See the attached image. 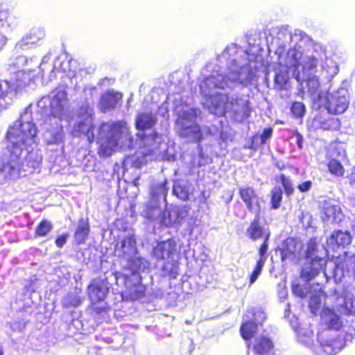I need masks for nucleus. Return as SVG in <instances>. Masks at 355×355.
I'll return each mask as SVG.
<instances>
[{
    "label": "nucleus",
    "mask_w": 355,
    "mask_h": 355,
    "mask_svg": "<svg viewBox=\"0 0 355 355\" xmlns=\"http://www.w3.org/2000/svg\"><path fill=\"white\" fill-rule=\"evenodd\" d=\"M345 314L339 312H320V323L324 327L318 333V352L321 355H334L345 346L343 336L330 337L328 331H340L345 328Z\"/></svg>",
    "instance_id": "f257e3e1"
},
{
    "label": "nucleus",
    "mask_w": 355,
    "mask_h": 355,
    "mask_svg": "<svg viewBox=\"0 0 355 355\" xmlns=\"http://www.w3.org/2000/svg\"><path fill=\"white\" fill-rule=\"evenodd\" d=\"M178 253V243L174 238L158 241L152 249L151 254L155 259L165 261L161 270L163 275L169 279H176L179 272L178 262L174 259Z\"/></svg>",
    "instance_id": "f03ea898"
},
{
    "label": "nucleus",
    "mask_w": 355,
    "mask_h": 355,
    "mask_svg": "<svg viewBox=\"0 0 355 355\" xmlns=\"http://www.w3.org/2000/svg\"><path fill=\"white\" fill-rule=\"evenodd\" d=\"M157 136L158 134L155 130L149 134L137 133V137L141 141V144L139 146V150L135 155L128 157L132 167L141 168L146 164V157L154 153Z\"/></svg>",
    "instance_id": "7ed1b4c3"
},
{
    "label": "nucleus",
    "mask_w": 355,
    "mask_h": 355,
    "mask_svg": "<svg viewBox=\"0 0 355 355\" xmlns=\"http://www.w3.org/2000/svg\"><path fill=\"white\" fill-rule=\"evenodd\" d=\"M36 134L35 125L31 121H24L9 127L6 139L12 147H20L32 141Z\"/></svg>",
    "instance_id": "20e7f679"
},
{
    "label": "nucleus",
    "mask_w": 355,
    "mask_h": 355,
    "mask_svg": "<svg viewBox=\"0 0 355 355\" xmlns=\"http://www.w3.org/2000/svg\"><path fill=\"white\" fill-rule=\"evenodd\" d=\"M114 251L119 257L127 259L128 266L135 272L141 269L143 264V259L135 257L129 259L132 254L137 252V240L134 234H128L122 240L116 243Z\"/></svg>",
    "instance_id": "39448f33"
},
{
    "label": "nucleus",
    "mask_w": 355,
    "mask_h": 355,
    "mask_svg": "<svg viewBox=\"0 0 355 355\" xmlns=\"http://www.w3.org/2000/svg\"><path fill=\"white\" fill-rule=\"evenodd\" d=\"M105 125L109 128V133L99 139V146L97 150V153L101 158L108 157L117 150L119 147L121 133L119 126L116 122H113L111 125L103 123L101 128H103Z\"/></svg>",
    "instance_id": "423d86ee"
},
{
    "label": "nucleus",
    "mask_w": 355,
    "mask_h": 355,
    "mask_svg": "<svg viewBox=\"0 0 355 355\" xmlns=\"http://www.w3.org/2000/svg\"><path fill=\"white\" fill-rule=\"evenodd\" d=\"M289 324L297 334V340L305 346H311L314 342V331L311 325L302 322L300 313L287 312L285 315Z\"/></svg>",
    "instance_id": "0eeeda50"
},
{
    "label": "nucleus",
    "mask_w": 355,
    "mask_h": 355,
    "mask_svg": "<svg viewBox=\"0 0 355 355\" xmlns=\"http://www.w3.org/2000/svg\"><path fill=\"white\" fill-rule=\"evenodd\" d=\"M238 194L250 213L257 214L262 212L263 200L253 187L245 185L239 187Z\"/></svg>",
    "instance_id": "6e6552de"
},
{
    "label": "nucleus",
    "mask_w": 355,
    "mask_h": 355,
    "mask_svg": "<svg viewBox=\"0 0 355 355\" xmlns=\"http://www.w3.org/2000/svg\"><path fill=\"white\" fill-rule=\"evenodd\" d=\"M240 327V334L245 341H250L257 332V327L262 325L266 316L265 312H248Z\"/></svg>",
    "instance_id": "1a4fd4ad"
},
{
    "label": "nucleus",
    "mask_w": 355,
    "mask_h": 355,
    "mask_svg": "<svg viewBox=\"0 0 355 355\" xmlns=\"http://www.w3.org/2000/svg\"><path fill=\"white\" fill-rule=\"evenodd\" d=\"M69 105L67 93L64 89H58L55 92L50 102V115L63 119L67 114Z\"/></svg>",
    "instance_id": "9d476101"
},
{
    "label": "nucleus",
    "mask_w": 355,
    "mask_h": 355,
    "mask_svg": "<svg viewBox=\"0 0 355 355\" xmlns=\"http://www.w3.org/2000/svg\"><path fill=\"white\" fill-rule=\"evenodd\" d=\"M109 291L107 278H94L87 286V294L92 303L103 301Z\"/></svg>",
    "instance_id": "9b49d317"
},
{
    "label": "nucleus",
    "mask_w": 355,
    "mask_h": 355,
    "mask_svg": "<svg viewBox=\"0 0 355 355\" xmlns=\"http://www.w3.org/2000/svg\"><path fill=\"white\" fill-rule=\"evenodd\" d=\"M260 215L261 214H254V218L250 221L246 229V235L252 241L261 240L267 235L270 236L269 228H265L261 225Z\"/></svg>",
    "instance_id": "f8f14e48"
},
{
    "label": "nucleus",
    "mask_w": 355,
    "mask_h": 355,
    "mask_svg": "<svg viewBox=\"0 0 355 355\" xmlns=\"http://www.w3.org/2000/svg\"><path fill=\"white\" fill-rule=\"evenodd\" d=\"M309 266L300 271V277L306 282L313 279L321 270L325 268L326 261L322 257L315 256L309 258Z\"/></svg>",
    "instance_id": "ddd939ff"
},
{
    "label": "nucleus",
    "mask_w": 355,
    "mask_h": 355,
    "mask_svg": "<svg viewBox=\"0 0 355 355\" xmlns=\"http://www.w3.org/2000/svg\"><path fill=\"white\" fill-rule=\"evenodd\" d=\"M313 125L315 129L323 130H337L340 128V122L337 118L331 116L329 112H319L313 119Z\"/></svg>",
    "instance_id": "4468645a"
},
{
    "label": "nucleus",
    "mask_w": 355,
    "mask_h": 355,
    "mask_svg": "<svg viewBox=\"0 0 355 355\" xmlns=\"http://www.w3.org/2000/svg\"><path fill=\"white\" fill-rule=\"evenodd\" d=\"M229 103L230 97L227 93H216L210 97V109L215 115L225 116Z\"/></svg>",
    "instance_id": "2eb2a0df"
},
{
    "label": "nucleus",
    "mask_w": 355,
    "mask_h": 355,
    "mask_svg": "<svg viewBox=\"0 0 355 355\" xmlns=\"http://www.w3.org/2000/svg\"><path fill=\"white\" fill-rule=\"evenodd\" d=\"M122 96V94L112 90L102 94L98 103L100 110L106 112L114 110Z\"/></svg>",
    "instance_id": "dca6fc26"
},
{
    "label": "nucleus",
    "mask_w": 355,
    "mask_h": 355,
    "mask_svg": "<svg viewBox=\"0 0 355 355\" xmlns=\"http://www.w3.org/2000/svg\"><path fill=\"white\" fill-rule=\"evenodd\" d=\"M329 298L323 290L321 288L315 290L309 297V308L310 311H318L320 309L322 311H333V309L326 306V301Z\"/></svg>",
    "instance_id": "f3484780"
},
{
    "label": "nucleus",
    "mask_w": 355,
    "mask_h": 355,
    "mask_svg": "<svg viewBox=\"0 0 355 355\" xmlns=\"http://www.w3.org/2000/svg\"><path fill=\"white\" fill-rule=\"evenodd\" d=\"M157 121L156 116L152 112H139L136 116L135 126L137 130L144 132L151 130Z\"/></svg>",
    "instance_id": "a211bd4d"
},
{
    "label": "nucleus",
    "mask_w": 355,
    "mask_h": 355,
    "mask_svg": "<svg viewBox=\"0 0 355 355\" xmlns=\"http://www.w3.org/2000/svg\"><path fill=\"white\" fill-rule=\"evenodd\" d=\"M282 261H294L297 258L296 243L293 239L287 238L283 241L279 248Z\"/></svg>",
    "instance_id": "6ab92c4d"
},
{
    "label": "nucleus",
    "mask_w": 355,
    "mask_h": 355,
    "mask_svg": "<svg viewBox=\"0 0 355 355\" xmlns=\"http://www.w3.org/2000/svg\"><path fill=\"white\" fill-rule=\"evenodd\" d=\"M343 217L342 210L338 205H327L324 207L323 216L322 217L323 222L339 224Z\"/></svg>",
    "instance_id": "aec40b11"
},
{
    "label": "nucleus",
    "mask_w": 355,
    "mask_h": 355,
    "mask_svg": "<svg viewBox=\"0 0 355 355\" xmlns=\"http://www.w3.org/2000/svg\"><path fill=\"white\" fill-rule=\"evenodd\" d=\"M90 232V225L88 219L80 218L77 228L74 232V241L77 245L85 243Z\"/></svg>",
    "instance_id": "412c9836"
},
{
    "label": "nucleus",
    "mask_w": 355,
    "mask_h": 355,
    "mask_svg": "<svg viewBox=\"0 0 355 355\" xmlns=\"http://www.w3.org/2000/svg\"><path fill=\"white\" fill-rule=\"evenodd\" d=\"M352 241V236L348 231L335 230L329 236V242L331 245L342 246L343 248L351 244Z\"/></svg>",
    "instance_id": "4be33fe9"
},
{
    "label": "nucleus",
    "mask_w": 355,
    "mask_h": 355,
    "mask_svg": "<svg viewBox=\"0 0 355 355\" xmlns=\"http://www.w3.org/2000/svg\"><path fill=\"white\" fill-rule=\"evenodd\" d=\"M339 313L346 315L343 340L345 343L347 340L351 341L355 338V312H339Z\"/></svg>",
    "instance_id": "5701e85b"
},
{
    "label": "nucleus",
    "mask_w": 355,
    "mask_h": 355,
    "mask_svg": "<svg viewBox=\"0 0 355 355\" xmlns=\"http://www.w3.org/2000/svg\"><path fill=\"white\" fill-rule=\"evenodd\" d=\"M273 348L272 340L266 336H260L254 340L253 350L256 354L267 355Z\"/></svg>",
    "instance_id": "b1692460"
},
{
    "label": "nucleus",
    "mask_w": 355,
    "mask_h": 355,
    "mask_svg": "<svg viewBox=\"0 0 355 355\" xmlns=\"http://www.w3.org/2000/svg\"><path fill=\"white\" fill-rule=\"evenodd\" d=\"M103 340L108 345V346L107 347L96 346L94 347V353L98 355H103L100 353V351L105 348L116 350L121 347L123 343L122 336L117 332L113 333L110 337L104 338Z\"/></svg>",
    "instance_id": "393cba45"
},
{
    "label": "nucleus",
    "mask_w": 355,
    "mask_h": 355,
    "mask_svg": "<svg viewBox=\"0 0 355 355\" xmlns=\"http://www.w3.org/2000/svg\"><path fill=\"white\" fill-rule=\"evenodd\" d=\"M348 101L345 97L334 98L328 105L329 112L335 114L343 113L348 107Z\"/></svg>",
    "instance_id": "a878e982"
},
{
    "label": "nucleus",
    "mask_w": 355,
    "mask_h": 355,
    "mask_svg": "<svg viewBox=\"0 0 355 355\" xmlns=\"http://www.w3.org/2000/svg\"><path fill=\"white\" fill-rule=\"evenodd\" d=\"M334 298L336 300V304L332 309L336 308L338 311H353L354 301L352 297L345 295H338L336 296H331L329 300Z\"/></svg>",
    "instance_id": "bb28decb"
},
{
    "label": "nucleus",
    "mask_w": 355,
    "mask_h": 355,
    "mask_svg": "<svg viewBox=\"0 0 355 355\" xmlns=\"http://www.w3.org/2000/svg\"><path fill=\"white\" fill-rule=\"evenodd\" d=\"M45 36L44 32L41 29L34 30L27 34L21 41L20 46L24 49L29 44H35L38 41L43 39Z\"/></svg>",
    "instance_id": "cd10ccee"
},
{
    "label": "nucleus",
    "mask_w": 355,
    "mask_h": 355,
    "mask_svg": "<svg viewBox=\"0 0 355 355\" xmlns=\"http://www.w3.org/2000/svg\"><path fill=\"white\" fill-rule=\"evenodd\" d=\"M233 106L234 104L239 105V107L234 110L235 114H241L243 118H248L250 116L252 109L250 106V101L248 100H242L239 98H233L231 101Z\"/></svg>",
    "instance_id": "c85d7f7f"
},
{
    "label": "nucleus",
    "mask_w": 355,
    "mask_h": 355,
    "mask_svg": "<svg viewBox=\"0 0 355 355\" xmlns=\"http://www.w3.org/2000/svg\"><path fill=\"white\" fill-rule=\"evenodd\" d=\"M53 230L52 223L47 219L43 218L37 225L35 232L34 237L40 238L46 236Z\"/></svg>",
    "instance_id": "c756f323"
},
{
    "label": "nucleus",
    "mask_w": 355,
    "mask_h": 355,
    "mask_svg": "<svg viewBox=\"0 0 355 355\" xmlns=\"http://www.w3.org/2000/svg\"><path fill=\"white\" fill-rule=\"evenodd\" d=\"M184 135L187 137L193 138V141L200 142L203 139V133L200 126L198 124H191L182 128Z\"/></svg>",
    "instance_id": "7c9ffc66"
},
{
    "label": "nucleus",
    "mask_w": 355,
    "mask_h": 355,
    "mask_svg": "<svg viewBox=\"0 0 355 355\" xmlns=\"http://www.w3.org/2000/svg\"><path fill=\"white\" fill-rule=\"evenodd\" d=\"M328 172L336 177H343L345 170L342 163L336 159L331 158L327 164Z\"/></svg>",
    "instance_id": "2f4dec72"
},
{
    "label": "nucleus",
    "mask_w": 355,
    "mask_h": 355,
    "mask_svg": "<svg viewBox=\"0 0 355 355\" xmlns=\"http://www.w3.org/2000/svg\"><path fill=\"white\" fill-rule=\"evenodd\" d=\"M270 207L277 209L280 207L283 198V190L280 187H275L270 191Z\"/></svg>",
    "instance_id": "473e14b6"
},
{
    "label": "nucleus",
    "mask_w": 355,
    "mask_h": 355,
    "mask_svg": "<svg viewBox=\"0 0 355 355\" xmlns=\"http://www.w3.org/2000/svg\"><path fill=\"white\" fill-rule=\"evenodd\" d=\"M277 182H279L284 188V193L287 197H290L294 193V187L290 178L281 173L275 178Z\"/></svg>",
    "instance_id": "72a5a7b5"
},
{
    "label": "nucleus",
    "mask_w": 355,
    "mask_h": 355,
    "mask_svg": "<svg viewBox=\"0 0 355 355\" xmlns=\"http://www.w3.org/2000/svg\"><path fill=\"white\" fill-rule=\"evenodd\" d=\"M214 88L224 89L229 86L230 79L226 75L217 74L209 77Z\"/></svg>",
    "instance_id": "f704fd0d"
},
{
    "label": "nucleus",
    "mask_w": 355,
    "mask_h": 355,
    "mask_svg": "<svg viewBox=\"0 0 355 355\" xmlns=\"http://www.w3.org/2000/svg\"><path fill=\"white\" fill-rule=\"evenodd\" d=\"M343 262L339 263L342 265L343 268H345L347 272H352L355 279V254L349 255L347 252H345L343 254Z\"/></svg>",
    "instance_id": "c9c22d12"
},
{
    "label": "nucleus",
    "mask_w": 355,
    "mask_h": 355,
    "mask_svg": "<svg viewBox=\"0 0 355 355\" xmlns=\"http://www.w3.org/2000/svg\"><path fill=\"white\" fill-rule=\"evenodd\" d=\"M306 108L303 103L294 101L291 107V112L293 117L302 119L305 114Z\"/></svg>",
    "instance_id": "e433bc0d"
},
{
    "label": "nucleus",
    "mask_w": 355,
    "mask_h": 355,
    "mask_svg": "<svg viewBox=\"0 0 355 355\" xmlns=\"http://www.w3.org/2000/svg\"><path fill=\"white\" fill-rule=\"evenodd\" d=\"M265 263H263V259H258L257 261L256 265L253 269V271L250 275V284L252 285L254 284L256 280L258 279L259 276L261 275L263 267Z\"/></svg>",
    "instance_id": "4c0bfd02"
},
{
    "label": "nucleus",
    "mask_w": 355,
    "mask_h": 355,
    "mask_svg": "<svg viewBox=\"0 0 355 355\" xmlns=\"http://www.w3.org/2000/svg\"><path fill=\"white\" fill-rule=\"evenodd\" d=\"M83 299L75 294H68L64 300L65 306L67 307H77L82 304Z\"/></svg>",
    "instance_id": "58836bf2"
},
{
    "label": "nucleus",
    "mask_w": 355,
    "mask_h": 355,
    "mask_svg": "<svg viewBox=\"0 0 355 355\" xmlns=\"http://www.w3.org/2000/svg\"><path fill=\"white\" fill-rule=\"evenodd\" d=\"M288 75L284 71L276 73L274 77L275 85H277L279 89H282L285 87L288 83Z\"/></svg>",
    "instance_id": "ea45409f"
},
{
    "label": "nucleus",
    "mask_w": 355,
    "mask_h": 355,
    "mask_svg": "<svg viewBox=\"0 0 355 355\" xmlns=\"http://www.w3.org/2000/svg\"><path fill=\"white\" fill-rule=\"evenodd\" d=\"M318 252V243L315 241V239H310L307 243L306 250L305 251V258L309 259L315 256H318L317 254Z\"/></svg>",
    "instance_id": "a19ab883"
},
{
    "label": "nucleus",
    "mask_w": 355,
    "mask_h": 355,
    "mask_svg": "<svg viewBox=\"0 0 355 355\" xmlns=\"http://www.w3.org/2000/svg\"><path fill=\"white\" fill-rule=\"evenodd\" d=\"M270 237V236L267 235L266 237L262 239H261V240H263L262 243H261V245H259V247L258 248V254L259 256V259H263V263L266 262V259H267L266 254H267V252L268 250V241H269Z\"/></svg>",
    "instance_id": "79ce46f5"
},
{
    "label": "nucleus",
    "mask_w": 355,
    "mask_h": 355,
    "mask_svg": "<svg viewBox=\"0 0 355 355\" xmlns=\"http://www.w3.org/2000/svg\"><path fill=\"white\" fill-rule=\"evenodd\" d=\"M328 151L331 156L339 157L344 152L342 143L337 141L331 142L329 146Z\"/></svg>",
    "instance_id": "37998d69"
},
{
    "label": "nucleus",
    "mask_w": 355,
    "mask_h": 355,
    "mask_svg": "<svg viewBox=\"0 0 355 355\" xmlns=\"http://www.w3.org/2000/svg\"><path fill=\"white\" fill-rule=\"evenodd\" d=\"M318 64V60L314 56H309L305 60L304 63L302 65V68L304 71H313L315 70Z\"/></svg>",
    "instance_id": "c03bdc74"
},
{
    "label": "nucleus",
    "mask_w": 355,
    "mask_h": 355,
    "mask_svg": "<svg viewBox=\"0 0 355 355\" xmlns=\"http://www.w3.org/2000/svg\"><path fill=\"white\" fill-rule=\"evenodd\" d=\"M173 193L180 199L186 200L189 198V192L184 186L175 184L173 186Z\"/></svg>",
    "instance_id": "a18cd8bd"
},
{
    "label": "nucleus",
    "mask_w": 355,
    "mask_h": 355,
    "mask_svg": "<svg viewBox=\"0 0 355 355\" xmlns=\"http://www.w3.org/2000/svg\"><path fill=\"white\" fill-rule=\"evenodd\" d=\"M291 291L293 294L301 299L306 297L307 292L304 290L302 285L298 283H293L291 284Z\"/></svg>",
    "instance_id": "49530a36"
},
{
    "label": "nucleus",
    "mask_w": 355,
    "mask_h": 355,
    "mask_svg": "<svg viewBox=\"0 0 355 355\" xmlns=\"http://www.w3.org/2000/svg\"><path fill=\"white\" fill-rule=\"evenodd\" d=\"M92 121V119L89 118L78 121L74 126L75 131L78 132V135H83Z\"/></svg>",
    "instance_id": "de8ad7c7"
},
{
    "label": "nucleus",
    "mask_w": 355,
    "mask_h": 355,
    "mask_svg": "<svg viewBox=\"0 0 355 355\" xmlns=\"http://www.w3.org/2000/svg\"><path fill=\"white\" fill-rule=\"evenodd\" d=\"M233 212L236 217L240 218L241 219L245 218L247 214L245 209H244L241 203L239 202V201H236L234 203Z\"/></svg>",
    "instance_id": "09e8293b"
},
{
    "label": "nucleus",
    "mask_w": 355,
    "mask_h": 355,
    "mask_svg": "<svg viewBox=\"0 0 355 355\" xmlns=\"http://www.w3.org/2000/svg\"><path fill=\"white\" fill-rule=\"evenodd\" d=\"M95 130L96 125L92 121L89 126L87 128L86 130H85V132L83 134L87 137L89 143L94 142L95 139Z\"/></svg>",
    "instance_id": "8fccbe9b"
},
{
    "label": "nucleus",
    "mask_w": 355,
    "mask_h": 355,
    "mask_svg": "<svg viewBox=\"0 0 355 355\" xmlns=\"http://www.w3.org/2000/svg\"><path fill=\"white\" fill-rule=\"evenodd\" d=\"M155 318L157 319L159 324H170L172 323L174 318L172 316H169L167 313H160L155 315Z\"/></svg>",
    "instance_id": "3c124183"
},
{
    "label": "nucleus",
    "mask_w": 355,
    "mask_h": 355,
    "mask_svg": "<svg viewBox=\"0 0 355 355\" xmlns=\"http://www.w3.org/2000/svg\"><path fill=\"white\" fill-rule=\"evenodd\" d=\"M167 193V189L166 188L164 183H161L155 185L152 191V196L153 197H159V195L166 196Z\"/></svg>",
    "instance_id": "603ef678"
},
{
    "label": "nucleus",
    "mask_w": 355,
    "mask_h": 355,
    "mask_svg": "<svg viewBox=\"0 0 355 355\" xmlns=\"http://www.w3.org/2000/svg\"><path fill=\"white\" fill-rule=\"evenodd\" d=\"M161 222L163 225L166 227H171L173 224V222L170 218V212L164 210L162 213V220Z\"/></svg>",
    "instance_id": "864d4df0"
},
{
    "label": "nucleus",
    "mask_w": 355,
    "mask_h": 355,
    "mask_svg": "<svg viewBox=\"0 0 355 355\" xmlns=\"http://www.w3.org/2000/svg\"><path fill=\"white\" fill-rule=\"evenodd\" d=\"M312 182L311 180H306L297 186V189L302 193L309 191L312 187Z\"/></svg>",
    "instance_id": "5fc2aeb1"
},
{
    "label": "nucleus",
    "mask_w": 355,
    "mask_h": 355,
    "mask_svg": "<svg viewBox=\"0 0 355 355\" xmlns=\"http://www.w3.org/2000/svg\"><path fill=\"white\" fill-rule=\"evenodd\" d=\"M67 237L68 234L67 233L57 236L55 241L56 246L59 248H62L67 243Z\"/></svg>",
    "instance_id": "6e6d98bb"
},
{
    "label": "nucleus",
    "mask_w": 355,
    "mask_h": 355,
    "mask_svg": "<svg viewBox=\"0 0 355 355\" xmlns=\"http://www.w3.org/2000/svg\"><path fill=\"white\" fill-rule=\"evenodd\" d=\"M272 128L269 127V128H265L263 130V132L260 136V138H261L260 144H264L266 142V141L267 139H268L272 136Z\"/></svg>",
    "instance_id": "4d7b16f0"
},
{
    "label": "nucleus",
    "mask_w": 355,
    "mask_h": 355,
    "mask_svg": "<svg viewBox=\"0 0 355 355\" xmlns=\"http://www.w3.org/2000/svg\"><path fill=\"white\" fill-rule=\"evenodd\" d=\"M258 138V136L257 135H253L250 137V141L249 143V145L248 146L250 149L256 150L259 147V144L257 143H255L254 140Z\"/></svg>",
    "instance_id": "13d9d810"
},
{
    "label": "nucleus",
    "mask_w": 355,
    "mask_h": 355,
    "mask_svg": "<svg viewBox=\"0 0 355 355\" xmlns=\"http://www.w3.org/2000/svg\"><path fill=\"white\" fill-rule=\"evenodd\" d=\"M295 137H296V142L299 147V148L302 149L303 148V142H304V138L302 135L299 132H295Z\"/></svg>",
    "instance_id": "bf43d9fd"
},
{
    "label": "nucleus",
    "mask_w": 355,
    "mask_h": 355,
    "mask_svg": "<svg viewBox=\"0 0 355 355\" xmlns=\"http://www.w3.org/2000/svg\"><path fill=\"white\" fill-rule=\"evenodd\" d=\"M349 180L352 184H355V166L352 168L349 175Z\"/></svg>",
    "instance_id": "052dcab7"
},
{
    "label": "nucleus",
    "mask_w": 355,
    "mask_h": 355,
    "mask_svg": "<svg viewBox=\"0 0 355 355\" xmlns=\"http://www.w3.org/2000/svg\"><path fill=\"white\" fill-rule=\"evenodd\" d=\"M130 294V297L132 298L137 299V298H139L142 295V293L141 292H138L137 291H135L134 295H132L131 293Z\"/></svg>",
    "instance_id": "680f3d73"
},
{
    "label": "nucleus",
    "mask_w": 355,
    "mask_h": 355,
    "mask_svg": "<svg viewBox=\"0 0 355 355\" xmlns=\"http://www.w3.org/2000/svg\"><path fill=\"white\" fill-rule=\"evenodd\" d=\"M6 92L3 89L1 85L0 84V98L4 96Z\"/></svg>",
    "instance_id": "e2e57ef3"
},
{
    "label": "nucleus",
    "mask_w": 355,
    "mask_h": 355,
    "mask_svg": "<svg viewBox=\"0 0 355 355\" xmlns=\"http://www.w3.org/2000/svg\"><path fill=\"white\" fill-rule=\"evenodd\" d=\"M188 211H189V207L187 206H184L183 209L180 211H179V213L185 212L187 214L188 212Z\"/></svg>",
    "instance_id": "0e129e2a"
},
{
    "label": "nucleus",
    "mask_w": 355,
    "mask_h": 355,
    "mask_svg": "<svg viewBox=\"0 0 355 355\" xmlns=\"http://www.w3.org/2000/svg\"><path fill=\"white\" fill-rule=\"evenodd\" d=\"M120 275H121V274H120L119 272H114V276H115L116 279H118L119 276Z\"/></svg>",
    "instance_id": "69168bd1"
},
{
    "label": "nucleus",
    "mask_w": 355,
    "mask_h": 355,
    "mask_svg": "<svg viewBox=\"0 0 355 355\" xmlns=\"http://www.w3.org/2000/svg\"><path fill=\"white\" fill-rule=\"evenodd\" d=\"M3 350L0 348V355H3Z\"/></svg>",
    "instance_id": "338daca9"
},
{
    "label": "nucleus",
    "mask_w": 355,
    "mask_h": 355,
    "mask_svg": "<svg viewBox=\"0 0 355 355\" xmlns=\"http://www.w3.org/2000/svg\"><path fill=\"white\" fill-rule=\"evenodd\" d=\"M98 311H104V308H101V309H99Z\"/></svg>",
    "instance_id": "774afa93"
}]
</instances>
